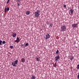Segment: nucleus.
<instances>
[{
  "mask_svg": "<svg viewBox=\"0 0 79 79\" xmlns=\"http://www.w3.org/2000/svg\"><path fill=\"white\" fill-rule=\"evenodd\" d=\"M19 5H20L19 3H18V6H19Z\"/></svg>",
  "mask_w": 79,
  "mask_h": 79,
  "instance_id": "obj_30",
  "label": "nucleus"
},
{
  "mask_svg": "<svg viewBox=\"0 0 79 79\" xmlns=\"http://www.w3.org/2000/svg\"><path fill=\"white\" fill-rule=\"evenodd\" d=\"M29 45V43H27L25 44V45L24 46V47H27Z\"/></svg>",
  "mask_w": 79,
  "mask_h": 79,
  "instance_id": "obj_16",
  "label": "nucleus"
},
{
  "mask_svg": "<svg viewBox=\"0 0 79 79\" xmlns=\"http://www.w3.org/2000/svg\"><path fill=\"white\" fill-rule=\"evenodd\" d=\"M70 59L71 61H72V60L74 59V57H73V56H72L70 58Z\"/></svg>",
  "mask_w": 79,
  "mask_h": 79,
  "instance_id": "obj_17",
  "label": "nucleus"
},
{
  "mask_svg": "<svg viewBox=\"0 0 79 79\" xmlns=\"http://www.w3.org/2000/svg\"><path fill=\"white\" fill-rule=\"evenodd\" d=\"M76 26H77V24H72V27H73L74 28V27H76Z\"/></svg>",
  "mask_w": 79,
  "mask_h": 79,
  "instance_id": "obj_10",
  "label": "nucleus"
},
{
  "mask_svg": "<svg viewBox=\"0 0 79 79\" xmlns=\"http://www.w3.org/2000/svg\"><path fill=\"white\" fill-rule=\"evenodd\" d=\"M10 0H7V2H10Z\"/></svg>",
  "mask_w": 79,
  "mask_h": 79,
  "instance_id": "obj_28",
  "label": "nucleus"
},
{
  "mask_svg": "<svg viewBox=\"0 0 79 79\" xmlns=\"http://www.w3.org/2000/svg\"><path fill=\"white\" fill-rule=\"evenodd\" d=\"M17 2H19L20 0L21 1V0H17Z\"/></svg>",
  "mask_w": 79,
  "mask_h": 79,
  "instance_id": "obj_29",
  "label": "nucleus"
},
{
  "mask_svg": "<svg viewBox=\"0 0 79 79\" xmlns=\"http://www.w3.org/2000/svg\"><path fill=\"white\" fill-rule=\"evenodd\" d=\"M2 45V40H0V45Z\"/></svg>",
  "mask_w": 79,
  "mask_h": 79,
  "instance_id": "obj_20",
  "label": "nucleus"
},
{
  "mask_svg": "<svg viewBox=\"0 0 79 79\" xmlns=\"http://www.w3.org/2000/svg\"><path fill=\"white\" fill-rule=\"evenodd\" d=\"M2 44H5L6 43V42L5 41H3L2 42Z\"/></svg>",
  "mask_w": 79,
  "mask_h": 79,
  "instance_id": "obj_19",
  "label": "nucleus"
},
{
  "mask_svg": "<svg viewBox=\"0 0 79 79\" xmlns=\"http://www.w3.org/2000/svg\"><path fill=\"white\" fill-rule=\"evenodd\" d=\"M16 33H14L12 34V36L13 37H16Z\"/></svg>",
  "mask_w": 79,
  "mask_h": 79,
  "instance_id": "obj_9",
  "label": "nucleus"
},
{
  "mask_svg": "<svg viewBox=\"0 0 79 79\" xmlns=\"http://www.w3.org/2000/svg\"><path fill=\"white\" fill-rule=\"evenodd\" d=\"M70 11L71 13V14L73 15V13H74V11H73V9H70Z\"/></svg>",
  "mask_w": 79,
  "mask_h": 79,
  "instance_id": "obj_11",
  "label": "nucleus"
},
{
  "mask_svg": "<svg viewBox=\"0 0 79 79\" xmlns=\"http://www.w3.org/2000/svg\"><path fill=\"white\" fill-rule=\"evenodd\" d=\"M36 60L37 61H39V58L38 57L36 58Z\"/></svg>",
  "mask_w": 79,
  "mask_h": 79,
  "instance_id": "obj_22",
  "label": "nucleus"
},
{
  "mask_svg": "<svg viewBox=\"0 0 79 79\" xmlns=\"http://www.w3.org/2000/svg\"><path fill=\"white\" fill-rule=\"evenodd\" d=\"M54 66L55 67V66H56V63H55V64L54 65Z\"/></svg>",
  "mask_w": 79,
  "mask_h": 79,
  "instance_id": "obj_24",
  "label": "nucleus"
},
{
  "mask_svg": "<svg viewBox=\"0 0 79 79\" xmlns=\"http://www.w3.org/2000/svg\"><path fill=\"white\" fill-rule=\"evenodd\" d=\"M15 42H16L17 43H19V38L18 36L17 38V39L15 41Z\"/></svg>",
  "mask_w": 79,
  "mask_h": 79,
  "instance_id": "obj_4",
  "label": "nucleus"
},
{
  "mask_svg": "<svg viewBox=\"0 0 79 79\" xmlns=\"http://www.w3.org/2000/svg\"><path fill=\"white\" fill-rule=\"evenodd\" d=\"M35 76H34L33 75H32V76L31 77V79H35Z\"/></svg>",
  "mask_w": 79,
  "mask_h": 79,
  "instance_id": "obj_8",
  "label": "nucleus"
},
{
  "mask_svg": "<svg viewBox=\"0 0 79 79\" xmlns=\"http://www.w3.org/2000/svg\"><path fill=\"white\" fill-rule=\"evenodd\" d=\"M52 26H53V24H52V23H50L49 24V27H50V28H51L52 27Z\"/></svg>",
  "mask_w": 79,
  "mask_h": 79,
  "instance_id": "obj_15",
  "label": "nucleus"
},
{
  "mask_svg": "<svg viewBox=\"0 0 79 79\" xmlns=\"http://www.w3.org/2000/svg\"><path fill=\"white\" fill-rule=\"evenodd\" d=\"M9 3V2H8V1L7 2L6 4H8Z\"/></svg>",
  "mask_w": 79,
  "mask_h": 79,
  "instance_id": "obj_27",
  "label": "nucleus"
},
{
  "mask_svg": "<svg viewBox=\"0 0 79 79\" xmlns=\"http://www.w3.org/2000/svg\"><path fill=\"white\" fill-rule=\"evenodd\" d=\"M18 60H16L14 61V63L16 64H18Z\"/></svg>",
  "mask_w": 79,
  "mask_h": 79,
  "instance_id": "obj_13",
  "label": "nucleus"
},
{
  "mask_svg": "<svg viewBox=\"0 0 79 79\" xmlns=\"http://www.w3.org/2000/svg\"><path fill=\"white\" fill-rule=\"evenodd\" d=\"M66 26L63 25V26H61L60 27L61 31L62 32H64V31H66Z\"/></svg>",
  "mask_w": 79,
  "mask_h": 79,
  "instance_id": "obj_1",
  "label": "nucleus"
},
{
  "mask_svg": "<svg viewBox=\"0 0 79 79\" xmlns=\"http://www.w3.org/2000/svg\"><path fill=\"white\" fill-rule=\"evenodd\" d=\"M22 46H23V45H24V44H22Z\"/></svg>",
  "mask_w": 79,
  "mask_h": 79,
  "instance_id": "obj_31",
  "label": "nucleus"
},
{
  "mask_svg": "<svg viewBox=\"0 0 79 79\" xmlns=\"http://www.w3.org/2000/svg\"><path fill=\"white\" fill-rule=\"evenodd\" d=\"M10 48H11V49H12V48H13V46H10L9 47Z\"/></svg>",
  "mask_w": 79,
  "mask_h": 79,
  "instance_id": "obj_23",
  "label": "nucleus"
},
{
  "mask_svg": "<svg viewBox=\"0 0 79 79\" xmlns=\"http://www.w3.org/2000/svg\"><path fill=\"white\" fill-rule=\"evenodd\" d=\"M26 14L27 15H29V14H30V11H28L26 12Z\"/></svg>",
  "mask_w": 79,
  "mask_h": 79,
  "instance_id": "obj_14",
  "label": "nucleus"
},
{
  "mask_svg": "<svg viewBox=\"0 0 79 79\" xmlns=\"http://www.w3.org/2000/svg\"><path fill=\"white\" fill-rule=\"evenodd\" d=\"M16 64L15 63H14L13 62L12 63V65L13 67H16Z\"/></svg>",
  "mask_w": 79,
  "mask_h": 79,
  "instance_id": "obj_7",
  "label": "nucleus"
},
{
  "mask_svg": "<svg viewBox=\"0 0 79 79\" xmlns=\"http://www.w3.org/2000/svg\"><path fill=\"white\" fill-rule=\"evenodd\" d=\"M64 8H66V5H64Z\"/></svg>",
  "mask_w": 79,
  "mask_h": 79,
  "instance_id": "obj_25",
  "label": "nucleus"
},
{
  "mask_svg": "<svg viewBox=\"0 0 79 79\" xmlns=\"http://www.w3.org/2000/svg\"><path fill=\"white\" fill-rule=\"evenodd\" d=\"M77 78H78V79H79V73H78Z\"/></svg>",
  "mask_w": 79,
  "mask_h": 79,
  "instance_id": "obj_26",
  "label": "nucleus"
},
{
  "mask_svg": "<svg viewBox=\"0 0 79 79\" xmlns=\"http://www.w3.org/2000/svg\"><path fill=\"white\" fill-rule=\"evenodd\" d=\"M25 44V43H24V45Z\"/></svg>",
  "mask_w": 79,
  "mask_h": 79,
  "instance_id": "obj_32",
  "label": "nucleus"
},
{
  "mask_svg": "<svg viewBox=\"0 0 79 79\" xmlns=\"http://www.w3.org/2000/svg\"><path fill=\"white\" fill-rule=\"evenodd\" d=\"M58 53H59V50H57V51L56 52V54H58Z\"/></svg>",
  "mask_w": 79,
  "mask_h": 79,
  "instance_id": "obj_18",
  "label": "nucleus"
},
{
  "mask_svg": "<svg viewBox=\"0 0 79 79\" xmlns=\"http://www.w3.org/2000/svg\"><path fill=\"white\" fill-rule=\"evenodd\" d=\"M50 35L48 33H47L46 35V37L45 38V39H48L49 38H50Z\"/></svg>",
  "mask_w": 79,
  "mask_h": 79,
  "instance_id": "obj_6",
  "label": "nucleus"
},
{
  "mask_svg": "<svg viewBox=\"0 0 79 79\" xmlns=\"http://www.w3.org/2000/svg\"><path fill=\"white\" fill-rule=\"evenodd\" d=\"M39 13H40V10H37L36 12H35L34 13L35 16L37 18H39L40 15Z\"/></svg>",
  "mask_w": 79,
  "mask_h": 79,
  "instance_id": "obj_2",
  "label": "nucleus"
},
{
  "mask_svg": "<svg viewBox=\"0 0 79 79\" xmlns=\"http://www.w3.org/2000/svg\"><path fill=\"white\" fill-rule=\"evenodd\" d=\"M77 69H79V64L77 65Z\"/></svg>",
  "mask_w": 79,
  "mask_h": 79,
  "instance_id": "obj_21",
  "label": "nucleus"
},
{
  "mask_svg": "<svg viewBox=\"0 0 79 79\" xmlns=\"http://www.w3.org/2000/svg\"><path fill=\"white\" fill-rule=\"evenodd\" d=\"M10 10V8L9 7H8L7 8H6V7L4 10V12L5 13H6V11H9V10Z\"/></svg>",
  "mask_w": 79,
  "mask_h": 79,
  "instance_id": "obj_5",
  "label": "nucleus"
},
{
  "mask_svg": "<svg viewBox=\"0 0 79 79\" xmlns=\"http://www.w3.org/2000/svg\"><path fill=\"white\" fill-rule=\"evenodd\" d=\"M59 59H60V56H59V55L56 56L55 57V61H58V60H59Z\"/></svg>",
  "mask_w": 79,
  "mask_h": 79,
  "instance_id": "obj_3",
  "label": "nucleus"
},
{
  "mask_svg": "<svg viewBox=\"0 0 79 79\" xmlns=\"http://www.w3.org/2000/svg\"><path fill=\"white\" fill-rule=\"evenodd\" d=\"M21 60H22V62L23 63H24V62H25V59L24 58H22L21 59Z\"/></svg>",
  "mask_w": 79,
  "mask_h": 79,
  "instance_id": "obj_12",
  "label": "nucleus"
}]
</instances>
